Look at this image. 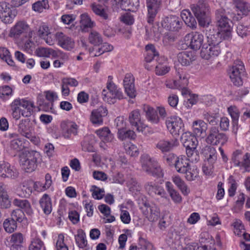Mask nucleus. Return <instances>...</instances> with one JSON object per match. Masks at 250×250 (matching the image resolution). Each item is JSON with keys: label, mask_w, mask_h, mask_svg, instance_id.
Masks as SVG:
<instances>
[{"label": "nucleus", "mask_w": 250, "mask_h": 250, "mask_svg": "<svg viewBox=\"0 0 250 250\" xmlns=\"http://www.w3.org/2000/svg\"><path fill=\"white\" fill-rule=\"evenodd\" d=\"M181 141L186 148V153L188 160L192 163L199 161L200 156L197 150L198 141L195 136L190 132L183 133L181 136Z\"/></svg>", "instance_id": "1"}, {"label": "nucleus", "mask_w": 250, "mask_h": 250, "mask_svg": "<svg viewBox=\"0 0 250 250\" xmlns=\"http://www.w3.org/2000/svg\"><path fill=\"white\" fill-rule=\"evenodd\" d=\"M191 9L199 24L203 27L209 25L211 21L210 8L204 0H199L196 4L191 5Z\"/></svg>", "instance_id": "2"}, {"label": "nucleus", "mask_w": 250, "mask_h": 250, "mask_svg": "<svg viewBox=\"0 0 250 250\" xmlns=\"http://www.w3.org/2000/svg\"><path fill=\"white\" fill-rule=\"evenodd\" d=\"M216 24L219 31L223 35V39L228 40L231 36L232 21L229 19L225 10L223 8L217 9L215 12Z\"/></svg>", "instance_id": "3"}, {"label": "nucleus", "mask_w": 250, "mask_h": 250, "mask_svg": "<svg viewBox=\"0 0 250 250\" xmlns=\"http://www.w3.org/2000/svg\"><path fill=\"white\" fill-rule=\"evenodd\" d=\"M140 162L143 170L148 174L161 177L163 175L162 170L157 161L147 154L141 157Z\"/></svg>", "instance_id": "4"}, {"label": "nucleus", "mask_w": 250, "mask_h": 250, "mask_svg": "<svg viewBox=\"0 0 250 250\" xmlns=\"http://www.w3.org/2000/svg\"><path fill=\"white\" fill-rule=\"evenodd\" d=\"M39 153L36 151H25L20 155V164L22 169L27 172L34 171L37 167Z\"/></svg>", "instance_id": "5"}, {"label": "nucleus", "mask_w": 250, "mask_h": 250, "mask_svg": "<svg viewBox=\"0 0 250 250\" xmlns=\"http://www.w3.org/2000/svg\"><path fill=\"white\" fill-rule=\"evenodd\" d=\"M228 140V138L225 133L220 132L217 127L212 126L208 130L206 141L211 145H223Z\"/></svg>", "instance_id": "6"}, {"label": "nucleus", "mask_w": 250, "mask_h": 250, "mask_svg": "<svg viewBox=\"0 0 250 250\" xmlns=\"http://www.w3.org/2000/svg\"><path fill=\"white\" fill-rule=\"evenodd\" d=\"M229 77L231 82L236 86H240L243 84L242 76L245 72L244 65L242 62L236 61L230 70Z\"/></svg>", "instance_id": "7"}, {"label": "nucleus", "mask_w": 250, "mask_h": 250, "mask_svg": "<svg viewBox=\"0 0 250 250\" xmlns=\"http://www.w3.org/2000/svg\"><path fill=\"white\" fill-rule=\"evenodd\" d=\"M231 160L235 166L243 167L246 171L250 170V154L249 153L243 156L241 150H236L233 153Z\"/></svg>", "instance_id": "8"}, {"label": "nucleus", "mask_w": 250, "mask_h": 250, "mask_svg": "<svg viewBox=\"0 0 250 250\" xmlns=\"http://www.w3.org/2000/svg\"><path fill=\"white\" fill-rule=\"evenodd\" d=\"M182 24V21L175 16L165 17L161 22V25L163 28L171 31H178L181 28Z\"/></svg>", "instance_id": "9"}, {"label": "nucleus", "mask_w": 250, "mask_h": 250, "mask_svg": "<svg viewBox=\"0 0 250 250\" xmlns=\"http://www.w3.org/2000/svg\"><path fill=\"white\" fill-rule=\"evenodd\" d=\"M221 52L219 45L204 43L202 47L200 55L205 60H210L218 56Z\"/></svg>", "instance_id": "10"}, {"label": "nucleus", "mask_w": 250, "mask_h": 250, "mask_svg": "<svg viewBox=\"0 0 250 250\" xmlns=\"http://www.w3.org/2000/svg\"><path fill=\"white\" fill-rule=\"evenodd\" d=\"M167 127L171 134H179L184 131V124L181 119L178 117H170L167 118L166 122Z\"/></svg>", "instance_id": "11"}, {"label": "nucleus", "mask_w": 250, "mask_h": 250, "mask_svg": "<svg viewBox=\"0 0 250 250\" xmlns=\"http://www.w3.org/2000/svg\"><path fill=\"white\" fill-rule=\"evenodd\" d=\"M148 15L147 21L148 23L153 22L156 14L158 12L162 5L161 0H146Z\"/></svg>", "instance_id": "12"}, {"label": "nucleus", "mask_w": 250, "mask_h": 250, "mask_svg": "<svg viewBox=\"0 0 250 250\" xmlns=\"http://www.w3.org/2000/svg\"><path fill=\"white\" fill-rule=\"evenodd\" d=\"M144 207H142L144 214L146 215L148 220L154 222L158 219L160 215L159 209L154 204L150 205L146 202L143 203Z\"/></svg>", "instance_id": "13"}, {"label": "nucleus", "mask_w": 250, "mask_h": 250, "mask_svg": "<svg viewBox=\"0 0 250 250\" xmlns=\"http://www.w3.org/2000/svg\"><path fill=\"white\" fill-rule=\"evenodd\" d=\"M30 31L29 25L23 21H20L11 29V34L15 38H18L21 35L26 37Z\"/></svg>", "instance_id": "14"}, {"label": "nucleus", "mask_w": 250, "mask_h": 250, "mask_svg": "<svg viewBox=\"0 0 250 250\" xmlns=\"http://www.w3.org/2000/svg\"><path fill=\"white\" fill-rule=\"evenodd\" d=\"M145 188L147 193L152 197L158 195L161 197L167 198L165 190L154 182H146L145 185Z\"/></svg>", "instance_id": "15"}, {"label": "nucleus", "mask_w": 250, "mask_h": 250, "mask_svg": "<svg viewBox=\"0 0 250 250\" xmlns=\"http://www.w3.org/2000/svg\"><path fill=\"white\" fill-rule=\"evenodd\" d=\"M186 38L190 40V43L189 46L194 50H198L201 46H203L204 36L199 32H192L188 34L186 36Z\"/></svg>", "instance_id": "16"}, {"label": "nucleus", "mask_w": 250, "mask_h": 250, "mask_svg": "<svg viewBox=\"0 0 250 250\" xmlns=\"http://www.w3.org/2000/svg\"><path fill=\"white\" fill-rule=\"evenodd\" d=\"M206 35L207 42L205 43L206 44L219 45L221 42V39H223L224 34H222L220 31L214 28H209L206 31Z\"/></svg>", "instance_id": "17"}, {"label": "nucleus", "mask_w": 250, "mask_h": 250, "mask_svg": "<svg viewBox=\"0 0 250 250\" xmlns=\"http://www.w3.org/2000/svg\"><path fill=\"white\" fill-rule=\"evenodd\" d=\"M134 78L130 73L125 75L124 80V86L127 95L131 98L136 97V90L134 86Z\"/></svg>", "instance_id": "18"}, {"label": "nucleus", "mask_w": 250, "mask_h": 250, "mask_svg": "<svg viewBox=\"0 0 250 250\" xmlns=\"http://www.w3.org/2000/svg\"><path fill=\"white\" fill-rule=\"evenodd\" d=\"M56 37L58 44L62 48L67 50H70L74 47L75 42L73 40L65 35L63 33H57Z\"/></svg>", "instance_id": "19"}, {"label": "nucleus", "mask_w": 250, "mask_h": 250, "mask_svg": "<svg viewBox=\"0 0 250 250\" xmlns=\"http://www.w3.org/2000/svg\"><path fill=\"white\" fill-rule=\"evenodd\" d=\"M31 123L28 119L21 120L18 125V131L23 136L33 140Z\"/></svg>", "instance_id": "20"}, {"label": "nucleus", "mask_w": 250, "mask_h": 250, "mask_svg": "<svg viewBox=\"0 0 250 250\" xmlns=\"http://www.w3.org/2000/svg\"><path fill=\"white\" fill-rule=\"evenodd\" d=\"M179 145L178 140L176 138L171 139L169 140H160L156 145V147L160 149L162 152L165 153L171 151L174 147Z\"/></svg>", "instance_id": "21"}, {"label": "nucleus", "mask_w": 250, "mask_h": 250, "mask_svg": "<svg viewBox=\"0 0 250 250\" xmlns=\"http://www.w3.org/2000/svg\"><path fill=\"white\" fill-rule=\"evenodd\" d=\"M107 114V110L104 106H100L91 112L90 120L93 124H102L103 117Z\"/></svg>", "instance_id": "22"}, {"label": "nucleus", "mask_w": 250, "mask_h": 250, "mask_svg": "<svg viewBox=\"0 0 250 250\" xmlns=\"http://www.w3.org/2000/svg\"><path fill=\"white\" fill-rule=\"evenodd\" d=\"M61 127L65 138H69L72 134L74 135L77 134L78 125L74 122H63L61 124Z\"/></svg>", "instance_id": "23"}, {"label": "nucleus", "mask_w": 250, "mask_h": 250, "mask_svg": "<svg viewBox=\"0 0 250 250\" xmlns=\"http://www.w3.org/2000/svg\"><path fill=\"white\" fill-rule=\"evenodd\" d=\"M128 120L131 126L136 127L137 131H143L144 127L142 125L141 115L139 110H133L129 115Z\"/></svg>", "instance_id": "24"}, {"label": "nucleus", "mask_w": 250, "mask_h": 250, "mask_svg": "<svg viewBox=\"0 0 250 250\" xmlns=\"http://www.w3.org/2000/svg\"><path fill=\"white\" fill-rule=\"evenodd\" d=\"M13 203L15 206L19 207V209L22 210L27 215L31 216L33 214V209L28 200L15 199Z\"/></svg>", "instance_id": "25"}, {"label": "nucleus", "mask_w": 250, "mask_h": 250, "mask_svg": "<svg viewBox=\"0 0 250 250\" xmlns=\"http://www.w3.org/2000/svg\"><path fill=\"white\" fill-rule=\"evenodd\" d=\"M146 54L145 60L147 62H150L153 60H156V62L160 60L159 53L153 44H148L146 45Z\"/></svg>", "instance_id": "26"}, {"label": "nucleus", "mask_w": 250, "mask_h": 250, "mask_svg": "<svg viewBox=\"0 0 250 250\" xmlns=\"http://www.w3.org/2000/svg\"><path fill=\"white\" fill-rule=\"evenodd\" d=\"M192 129L193 132L195 135L201 136L202 134H206L208 125L202 120L195 121L193 122Z\"/></svg>", "instance_id": "27"}, {"label": "nucleus", "mask_w": 250, "mask_h": 250, "mask_svg": "<svg viewBox=\"0 0 250 250\" xmlns=\"http://www.w3.org/2000/svg\"><path fill=\"white\" fill-rule=\"evenodd\" d=\"M21 106L23 108L21 110V115L23 117H30L35 108L34 103L30 101L25 100L24 99L20 100Z\"/></svg>", "instance_id": "28"}, {"label": "nucleus", "mask_w": 250, "mask_h": 250, "mask_svg": "<svg viewBox=\"0 0 250 250\" xmlns=\"http://www.w3.org/2000/svg\"><path fill=\"white\" fill-rule=\"evenodd\" d=\"M182 19L185 23L192 29L196 28L197 22L189 10H184L181 14Z\"/></svg>", "instance_id": "29"}, {"label": "nucleus", "mask_w": 250, "mask_h": 250, "mask_svg": "<svg viewBox=\"0 0 250 250\" xmlns=\"http://www.w3.org/2000/svg\"><path fill=\"white\" fill-rule=\"evenodd\" d=\"M166 188L172 200L176 203L182 201V197L179 193L174 189L172 184L170 182H166Z\"/></svg>", "instance_id": "30"}, {"label": "nucleus", "mask_w": 250, "mask_h": 250, "mask_svg": "<svg viewBox=\"0 0 250 250\" xmlns=\"http://www.w3.org/2000/svg\"><path fill=\"white\" fill-rule=\"evenodd\" d=\"M204 153L207 162L212 166L217 160V152L215 148L211 146H207L205 148Z\"/></svg>", "instance_id": "31"}, {"label": "nucleus", "mask_w": 250, "mask_h": 250, "mask_svg": "<svg viewBox=\"0 0 250 250\" xmlns=\"http://www.w3.org/2000/svg\"><path fill=\"white\" fill-rule=\"evenodd\" d=\"M106 88L111 94V98H114V100L116 101V99L121 100L124 98L123 92L117 88V87L112 82H109L107 83Z\"/></svg>", "instance_id": "32"}, {"label": "nucleus", "mask_w": 250, "mask_h": 250, "mask_svg": "<svg viewBox=\"0 0 250 250\" xmlns=\"http://www.w3.org/2000/svg\"><path fill=\"white\" fill-rule=\"evenodd\" d=\"M40 205L45 214H49L52 211L51 198L47 194H44L40 200Z\"/></svg>", "instance_id": "33"}, {"label": "nucleus", "mask_w": 250, "mask_h": 250, "mask_svg": "<svg viewBox=\"0 0 250 250\" xmlns=\"http://www.w3.org/2000/svg\"><path fill=\"white\" fill-rule=\"evenodd\" d=\"M147 120L153 124H157L159 122V118L157 115V111L153 107L146 105L144 107Z\"/></svg>", "instance_id": "34"}, {"label": "nucleus", "mask_w": 250, "mask_h": 250, "mask_svg": "<svg viewBox=\"0 0 250 250\" xmlns=\"http://www.w3.org/2000/svg\"><path fill=\"white\" fill-rule=\"evenodd\" d=\"M96 133L103 141L105 142H110L114 138L113 135L111 133L109 129L106 127L97 130Z\"/></svg>", "instance_id": "35"}, {"label": "nucleus", "mask_w": 250, "mask_h": 250, "mask_svg": "<svg viewBox=\"0 0 250 250\" xmlns=\"http://www.w3.org/2000/svg\"><path fill=\"white\" fill-rule=\"evenodd\" d=\"M88 41L89 43L95 46H99L103 42L101 35L94 30L90 31L88 36Z\"/></svg>", "instance_id": "36"}, {"label": "nucleus", "mask_w": 250, "mask_h": 250, "mask_svg": "<svg viewBox=\"0 0 250 250\" xmlns=\"http://www.w3.org/2000/svg\"><path fill=\"white\" fill-rule=\"evenodd\" d=\"M118 136L119 139L124 141L126 139L134 140L136 135L133 130L125 128L118 131Z\"/></svg>", "instance_id": "37"}, {"label": "nucleus", "mask_w": 250, "mask_h": 250, "mask_svg": "<svg viewBox=\"0 0 250 250\" xmlns=\"http://www.w3.org/2000/svg\"><path fill=\"white\" fill-rule=\"evenodd\" d=\"M178 80L173 82L175 88H183L186 87L188 84V79L183 71L177 72Z\"/></svg>", "instance_id": "38"}, {"label": "nucleus", "mask_w": 250, "mask_h": 250, "mask_svg": "<svg viewBox=\"0 0 250 250\" xmlns=\"http://www.w3.org/2000/svg\"><path fill=\"white\" fill-rule=\"evenodd\" d=\"M190 166L188 160L183 158H178L174 167L179 173H184L188 170V167Z\"/></svg>", "instance_id": "39"}, {"label": "nucleus", "mask_w": 250, "mask_h": 250, "mask_svg": "<svg viewBox=\"0 0 250 250\" xmlns=\"http://www.w3.org/2000/svg\"><path fill=\"white\" fill-rule=\"evenodd\" d=\"M15 16V11L11 9H8L7 11L1 12L0 14V19L5 23H11Z\"/></svg>", "instance_id": "40"}, {"label": "nucleus", "mask_w": 250, "mask_h": 250, "mask_svg": "<svg viewBox=\"0 0 250 250\" xmlns=\"http://www.w3.org/2000/svg\"><path fill=\"white\" fill-rule=\"evenodd\" d=\"M15 16V11L11 9H8L7 11L1 12L0 14V19L5 23H11Z\"/></svg>", "instance_id": "41"}, {"label": "nucleus", "mask_w": 250, "mask_h": 250, "mask_svg": "<svg viewBox=\"0 0 250 250\" xmlns=\"http://www.w3.org/2000/svg\"><path fill=\"white\" fill-rule=\"evenodd\" d=\"M80 23L82 30L84 32L87 28H92L94 24V22L91 21L90 18L86 14L81 15Z\"/></svg>", "instance_id": "42"}, {"label": "nucleus", "mask_w": 250, "mask_h": 250, "mask_svg": "<svg viewBox=\"0 0 250 250\" xmlns=\"http://www.w3.org/2000/svg\"><path fill=\"white\" fill-rule=\"evenodd\" d=\"M18 175L19 172L17 170L13 167H11L9 164L7 165V167L5 168L4 172L2 173L0 175L2 177H7L12 179L16 178L18 177Z\"/></svg>", "instance_id": "43"}, {"label": "nucleus", "mask_w": 250, "mask_h": 250, "mask_svg": "<svg viewBox=\"0 0 250 250\" xmlns=\"http://www.w3.org/2000/svg\"><path fill=\"white\" fill-rule=\"evenodd\" d=\"M236 3V8L243 15H247L250 11L249 4L244 0H234Z\"/></svg>", "instance_id": "44"}, {"label": "nucleus", "mask_w": 250, "mask_h": 250, "mask_svg": "<svg viewBox=\"0 0 250 250\" xmlns=\"http://www.w3.org/2000/svg\"><path fill=\"white\" fill-rule=\"evenodd\" d=\"M91 7L95 14L100 16L104 20H106L108 19V15L104 9L102 7V6L99 4L93 3L91 5Z\"/></svg>", "instance_id": "45"}, {"label": "nucleus", "mask_w": 250, "mask_h": 250, "mask_svg": "<svg viewBox=\"0 0 250 250\" xmlns=\"http://www.w3.org/2000/svg\"><path fill=\"white\" fill-rule=\"evenodd\" d=\"M3 226L7 232L12 233L17 229V223L10 218H9L4 220Z\"/></svg>", "instance_id": "46"}, {"label": "nucleus", "mask_w": 250, "mask_h": 250, "mask_svg": "<svg viewBox=\"0 0 250 250\" xmlns=\"http://www.w3.org/2000/svg\"><path fill=\"white\" fill-rule=\"evenodd\" d=\"M10 218L16 223H21L26 218L22 210L18 208L12 211Z\"/></svg>", "instance_id": "47"}, {"label": "nucleus", "mask_w": 250, "mask_h": 250, "mask_svg": "<svg viewBox=\"0 0 250 250\" xmlns=\"http://www.w3.org/2000/svg\"><path fill=\"white\" fill-rule=\"evenodd\" d=\"M177 58L178 62L183 66L189 65L192 62L191 57L187 52L179 53Z\"/></svg>", "instance_id": "48"}, {"label": "nucleus", "mask_w": 250, "mask_h": 250, "mask_svg": "<svg viewBox=\"0 0 250 250\" xmlns=\"http://www.w3.org/2000/svg\"><path fill=\"white\" fill-rule=\"evenodd\" d=\"M23 238L22 234L21 233H15L11 235L10 241L15 245H12L11 247V250H15L17 247H19V244L23 242Z\"/></svg>", "instance_id": "49"}, {"label": "nucleus", "mask_w": 250, "mask_h": 250, "mask_svg": "<svg viewBox=\"0 0 250 250\" xmlns=\"http://www.w3.org/2000/svg\"><path fill=\"white\" fill-rule=\"evenodd\" d=\"M49 8L48 1L47 0L38 1L32 5V9L38 12L41 13L44 9Z\"/></svg>", "instance_id": "50"}, {"label": "nucleus", "mask_w": 250, "mask_h": 250, "mask_svg": "<svg viewBox=\"0 0 250 250\" xmlns=\"http://www.w3.org/2000/svg\"><path fill=\"white\" fill-rule=\"evenodd\" d=\"M228 111L232 119L233 126L237 125L239 113L235 106H230L228 108Z\"/></svg>", "instance_id": "51"}, {"label": "nucleus", "mask_w": 250, "mask_h": 250, "mask_svg": "<svg viewBox=\"0 0 250 250\" xmlns=\"http://www.w3.org/2000/svg\"><path fill=\"white\" fill-rule=\"evenodd\" d=\"M170 67L167 65H164L161 62H158L155 67L156 74L158 75H164L169 72Z\"/></svg>", "instance_id": "52"}, {"label": "nucleus", "mask_w": 250, "mask_h": 250, "mask_svg": "<svg viewBox=\"0 0 250 250\" xmlns=\"http://www.w3.org/2000/svg\"><path fill=\"white\" fill-rule=\"evenodd\" d=\"M76 241L80 248H84L87 245L86 236L84 233H79L76 236Z\"/></svg>", "instance_id": "53"}, {"label": "nucleus", "mask_w": 250, "mask_h": 250, "mask_svg": "<svg viewBox=\"0 0 250 250\" xmlns=\"http://www.w3.org/2000/svg\"><path fill=\"white\" fill-rule=\"evenodd\" d=\"M28 250H45L44 244L41 240L37 239L32 242Z\"/></svg>", "instance_id": "54"}, {"label": "nucleus", "mask_w": 250, "mask_h": 250, "mask_svg": "<svg viewBox=\"0 0 250 250\" xmlns=\"http://www.w3.org/2000/svg\"><path fill=\"white\" fill-rule=\"evenodd\" d=\"M33 31H30L28 33V36L25 37L27 40L24 42L23 46V49L27 52L30 53L32 51L31 49L32 46L34 45V42L31 41L32 37Z\"/></svg>", "instance_id": "55"}, {"label": "nucleus", "mask_w": 250, "mask_h": 250, "mask_svg": "<svg viewBox=\"0 0 250 250\" xmlns=\"http://www.w3.org/2000/svg\"><path fill=\"white\" fill-rule=\"evenodd\" d=\"M188 170L184 173L186 174V178L187 180L192 181L195 180L198 176V172L196 168H191L190 166L188 167Z\"/></svg>", "instance_id": "56"}, {"label": "nucleus", "mask_w": 250, "mask_h": 250, "mask_svg": "<svg viewBox=\"0 0 250 250\" xmlns=\"http://www.w3.org/2000/svg\"><path fill=\"white\" fill-rule=\"evenodd\" d=\"M176 38L174 35L170 32L166 33L163 38V43L165 46L171 45L175 41Z\"/></svg>", "instance_id": "57"}, {"label": "nucleus", "mask_w": 250, "mask_h": 250, "mask_svg": "<svg viewBox=\"0 0 250 250\" xmlns=\"http://www.w3.org/2000/svg\"><path fill=\"white\" fill-rule=\"evenodd\" d=\"M139 246L138 250H150L152 248L150 243L142 237L139 238Z\"/></svg>", "instance_id": "58"}, {"label": "nucleus", "mask_w": 250, "mask_h": 250, "mask_svg": "<svg viewBox=\"0 0 250 250\" xmlns=\"http://www.w3.org/2000/svg\"><path fill=\"white\" fill-rule=\"evenodd\" d=\"M164 160L169 166H174L179 157L173 153H169L168 155H164Z\"/></svg>", "instance_id": "59"}, {"label": "nucleus", "mask_w": 250, "mask_h": 250, "mask_svg": "<svg viewBox=\"0 0 250 250\" xmlns=\"http://www.w3.org/2000/svg\"><path fill=\"white\" fill-rule=\"evenodd\" d=\"M64 236L62 234L58 235V240L56 242L57 250H68L66 245L64 243Z\"/></svg>", "instance_id": "60"}, {"label": "nucleus", "mask_w": 250, "mask_h": 250, "mask_svg": "<svg viewBox=\"0 0 250 250\" xmlns=\"http://www.w3.org/2000/svg\"><path fill=\"white\" fill-rule=\"evenodd\" d=\"M129 3L127 4L128 10H132L134 7L137 9L140 5H145L144 0H128Z\"/></svg>", "instance_id": "61"}, {"label": "nucleus", "mask_w": 250, "mask_h": 250, "mask_svg": "<svg viewBox=\"0 0 250 250\" xmlns=\"http://www.w3.org/2000/svg\"><path fill=\"white\" fill-rule=\"evenodd\" d=\"M248 30L247 26L242 24H239L236 28L237 34L242 38L247 36Z\"/></svg>", "instance_id": "62"}, {"label": "nucleus", "mask_w": 250, "mask_h": 250, "mask_svg": "<svg viewBox=\"0 0 250 250\" xmlns=\"http://www.w3.org/2000/svg\"><path fill=\"white\" fill-rule=\"evenodd\" d=\"M22 142L19 139H14L11 141L10 147L11 149L19 151L22 148Z\"/></svg>", "instance_id": "63"}, {"label": "nucleus", "mask_w": 250, "mask_h": 250, "mask_svg": "<svg viewBox=\"0 0 250 250\" xmlns=\"http://www.w3.org/2000/svg\"><path fill=\"white\" fill-rule=\"evenodd\" d=\"M121 21L127 25H131L134 23L133 16L130 14L126 13L120 18Z\"/></svg>", "instance_id": "64"}]
</instances>
